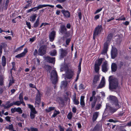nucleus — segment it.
<instances>
[{
  "mask_svg": "<svg viewBox=\"0 0 131 131\" xmlns=\"http://www.w3.org/2000/svg\"><path fill=\"white\" fill-rule=\"evenodd\" d=\"M39 18H37L34 24V27H37L39 25Z\"/></svg>",
  "mask_w": 131,
  "mask_h": 131,
  "instance_id": "7c9ffc66",
  "label": "nucleus"
},
{
  "mask_svg": "<svg viewBox=\"0 0 131 131\" xmlns=\"http://www.w3.org/2000/svg\"><path fill=\"white\" fill-rule=\"evenodd\" d=\"M105 84V79L104 77H103L100 84L97 87V89L101 88L104 86Z\"/></svg>",
  "mask_w": 131,
  "mask_h": 131,
  "instance_id": "9b49d317",
  "label": "nucleus"
},
{
  "mask_svg": "<svg viewBox=\"0 0 131 131\" xmlns=\"http://www.w3.org/2000/svg\"><path fill=\"white\" fill-rule=\"evenodd\" d=\"M117 110V109H115L112 107L108 106H107V105H106V108L105 109V112H106L107 111H108L110 112H109V114H110V113H111V114L115 112Z\"/></svg>",
  "mask_w": 131,
  "mask_h": 131,
  "instance_id": "6e6552de",
  "label": "nucleus"
},
{
  "mask_svg": "<svg viewBox=\"0 0 131 131\" xmlns=\"http://www.w3.org/2000/svg\"><path fill=\"white\" fill-rule=\"evenodd\" d=\"M6 39H8L9 40H10L12 39V38L10 36H8L7 37L5 36L4 37Z\"/></svg>",
  "mask_w": 131,
  "mask_h": 131,
  "instance_id": "69168bd1",
  "label": "nucleus"
},
{
  "mask_svg": "<svg viewBox=\"0 0 131 131\" xmlns=\"http://www.w3.org/2000/svg\"><path fill=\"white\" fill-rule=\"evenodd\" d=\"M68 82L66 81H63L61 82V87L62 89L66 87L67 85Z\"/></svg>",
  "mask_w": 131,
  "mask_h": 131,
  "instance_id": "5701e85b",
  "label": "nucleus"
},
{
  "mask_svg": "<svg viewBox=\"0 0 131 131\" xmlns=\"http://www.w3.org/2000/svg\"><path fill=\"white\" fill-rule=\"evenodd\" d=\"M99 113L98 112H95L93 114L92 117V120L93 122L96 120L99 116Z\"/></svg>",
  "mask_w": 131,
  "mask_h": 131,
  "instance_id": "4be33fe9",
  "label": "nucleus"
},
{
  "mask_svg": "<svg viewBox=\"0 0 131 131\" xmlns=\"http://www.w3.org/2000/svg\"><path fill=\"white\" fill-rule=\"evenodd\" d=\"M60 51H61L60 57L62 58L66 55L67 52L66 50H63L62 49H60Z\"/></svg>",
  "mask_w": 131,
  "mask_h": 131,
  "instance_id": "f3484780",
  "label": "nucleus"
},
{
  "mask_svg": "<svg viewBox=\"0 0 131 131\" xmlns=\"http://www.w3.org/2000/svg\"><path fill=\"white\" fill-rule=\"evenodd\" d=\"M103 58H101L99 59L95 62V64H97V65L100 66L102 63Z\"/></svg>",
  "mask_w": 131,
  "mask_h": 131,
  "instance_id": "c756f323",
  "label": "nucleus"
},
{
  "mask_svg": "<svg viewBox=\"0 0 131 131\" xmlns=\"http://www.w3.org/2000/svg\"><path fill=\"white\" fill-rule=\"evenodd\" d=\"M13 105H15L17 106H19L21 104V102L20 101H17L16 102H14L12 103Z\"/></svg>",
  "mask_w": 131,
  "mask_h": 131,
  "instance_id": "f704fd0d",
  "label": "nucleus"
},
{
  "mask_svg": "<svg viewBox=\"0 0 131 131\" xmlns=\"http://www.w3.org/2000/svg\"><path fill=\"white\" fill-rule=\"evenodd\" d=\"M14 82V81L12 79L10 80L9 83V86H10Z\"/></svg>",
  "mask_w": 131,
  "mask_h": 131,
  "instance_id": "052dcab7",
  "label": "nucleus"
},
{
  "mask_svg": "<svg viewBox=\"0 0 131 131\" xmlns=\"http://www.w3.org/2000/svg\"><path fill=\"white\" fill-rule=\"evenodd\" d=\"M31 131H38V129L34 127H31L30 129Z\"/></svg>",
  "mask_w": 131,
  "mask_h": 131,
  "instance_id": "864d4df0",
  "label": "nucleus"
},
{
  "mask_svg": "<svg viewBox=\"0 0 131 131\" xmlns=\"http://www.w3.org/2000/svg\"><path fill=\"white\" fill-rule=\"evenodd\" d=\"M85 88L84 85L82 84H80L79 86V89H84Z\"/></svg>",
  "mask_w": 131,
  "mask_h": 131,
  "instance_id": "13d9d810",
  "label": "nucleus"
},
{
  "mask_svg": "<svg viewBox=\"0 0 131 131\" xmlns=\"http://www.w3.org/2000/svg\"><path fill=\"white\" fill-rule=\"evenodd\" d=\"M82 61V59H81L80 60L79 64L78 66V69L79 73H80L81 71V64Z\"/></svg>",
  "mask_w": 131,
  "mask_h": 131,
  "instance_id": "2f4dec72",
  "label": "nucleus"
},
{
  "mask_svg": "<svg viewBox=\"0 0 131 131\" xmlns=\"http://www.w3.org/2000/svg\"><path fill=\"white\" fill-rule=\"evenodd\" d=\"M70 39L69 38L67 39L66 41V43L67 45H69V43L70 41Z\"/></svg>",
  "mask_w": 131,
  "mask_h": 131,
  "instance_id": "680f3d73",
  "label": "nucleus"
},
{
  "mask_svg": "<svg viewBox=\"0 0 131 131\" xmlns=\"http://www.w3.org/2000/svg\"><path fill=\"white\" fill-rule=\"evenodd\" d=\"M117 49L115 48H113L111 52L112 58L114 59L117 56Z\"/></svg>",
  "mask_w": 131,
  "mask_h": 131,
  "instance_id": "1a4fd4ad",
  "label": "nucleus"
},
{
  "mask_svg": "<svg viewBox=\"0 0 131 131\" xmlns=\"http://www.w3.org/2000/svg\"><path fill=\"white\" fill-rule=\"evenodd\" d=\"M60 113V112L59 111L55 110L53 114L52 115V117H55L57 115L59 114Z\"/></svg>",
  "mask_w": 131,
  "mask_h": 131,
  "instance_id": "c9c22d12",
  "label": "nucleus"
},
{
  "mask_svg": "<svg viewBox=\"0 0 131 131\" xmlns=\"http://www.w3.org/2000/svg\"><path fill=\"white\" fill-rule=\"evenodd\" d=\"M102 9L103 8H100L98 9L97 10H96L95 12L94 13V14H95L99 13L102 10Z\"/></svg>",
  "mask_w": 131,
  "mask_h": 131,
  "instance_id": "8fccbe9b",
  "label": "nucleus"
},
{
  "mask_svg": "<svg viewBox=\"0 0 131 131\" xmlns=\"http://www.w3.org/2000/svg\"><path fill=\"white\" fill-rule=\"evenodd\" d=\"M3 76L0 75V85H2L3 83Z\"/></svg>",
  "mask_w": 131,
  "mask_h": 131,
  "instance_id": "c03bdc74",
  "label": "nucleus"
},
{
  "mask_svg": "<svg viewBox=\"0 0 131 131\" xmlns=\"http://www.w3.org/2000/svg\"><path fill=\"white\" fill-rule=\"evenodd\" d=\"M45 59L47 62L50 63H53L55 62V59L54 58H51L49 57H47L45 58Z\"/></svg>",
  "mask_w": 131,
  "mask_h": 131,
  "instance_id": "dca6fc26",
  "label": "nucleus"
},
{
  "mask_svg": "<svg viewBox=\"0 0 131 131\" xmlns=\"http://www.w3.org/2000/svg\"><path fill=\"white\" fill-rule=\"evenodd\" d=\"M16 111L18 112L19 114H21L22 113V111L20 107H18L16 108Z\"/></svg>",
  "mask_w": 131,
  "mask_h": 131,
  "instance_id": "ea45409f",
  "label": "nucleus"
},
{
  "mask_svg": "<svg viewBox=\"0 0 131 131\" xmlns=\"http://www.w3.org/2000/svg\"><path fill=\"white\" fill-rule=\"evenodd\" d=\"M96 100H94L93 101L91 102V105L92 108H94L95 107L96 104Z\"/></svg>",
  "mask_w": 131,
  "mask_h": 131,
  "instance_id": "09e8293b",
  "label": "nucleus"
},
{
  "mask_svg": "<svg viewBox=\"0 0 131 131\" xmlns=\"http://www.w3.org/2000/svg\"><path fill=\"white\" fill-rule=\"evenodd\" d=\"M112 35L111 34H109L107 36V39H108L107 41H109V40H110L112 38Z\"/></svg>",
  "mask_w": 131,
  "mask_h": 131,
  "instance_id": "5fc2aeb1",
  "label": "nucleus"
},
{
  "mask_svg": "<svg viewBox=\"0 0 131 131\" xmlns=\"http://www.w3.org/2000/svg\"><path fill=\"white\" fill-rule=\"evenodd\" d=\"M25 56V55L24 54V53L22 52L21 53L19 54L16 56H15V57L17 58H20L22 57Z\"/></svg>",
  "mask_w": 131,
  "mask_h": 131,
  "instance_id": "4c0bfd02",
  "label": "nucleus"
},
{
  "mask_svg": "<svg viewBox=\"0 0 131 131\" xmlns=\"http://www.w3.org/2000/svg\"><path fill=\"white\" fill-rule=\"evenodd\" d=\"M50 79L52 83L55 84L57 81V74L55 70L52 71L50 73Z\"/></svg>",
  "mask_w": 131,
  "mask_h": 131,
  "instance_id": "7ed1b4c3",
  "label": "nucleus"
},
{
  "mask_svg": "<svg viewBox=\"0 0 131 131\" xmlns=\"http://www.w3.org/2000/svg\"><path fill=\"white\" fill-rule=\"evenodd\" d=\"M56 34V32L55 31H52L49 34V37L50 39V41H52L54 38Z\"/></svg>",
  "mask_w": 131,
  "mask_h": 131,
  "instance_id": "ddd939ff",
  "label": "nucleus"
},
{
  "mask_svg": "<svg viewBox=\"0 0 131 131\" xmlns=\"http://www.w3.org/2000/svg\"><path fill=\"white\" fill-rule=\"evenodd\" d=\"M23 94L22 93H20L19 95V98L20 102L23 101Z\"/></svg>",
  "mask_w": 131,
  "mask_h": 131,
  "instance_id": "49530a36",
  "label": "nucleus"
},
{
  "mask_svg": "<svg viewBox=\"0 0 131 131\" xmlns=\"http://www.w3.org/2000/svg\"><path fill=\"white\" fill-rule=\"evenodd\" d=\"M108 41H107V42L104 43V48L107 49L108 46Z\"/></svg>",
  "mask_w": 131,
  "mask_h": 131,
  "instance_id": "79ce46f5",
  "label": "nucleus"
},
{
  "mask_svg": "<svg viewBox=\"0 0 131 131\" xmlns=\"http://www.w3.org/2000/svg\"><path fill=\"white\" fill-rule=\"evenodd\" d=\"M54 108L53 107H49L48 109H46V111L47 112H49L53 110Z\"/></svg>",
  "mask_w": 131,
  "mask_h": 131,
  "instance_id": "de8ad7c7",
  "label": "nucleus"
},
{
  "mask_svg": "<svg viewBox=\"0 0 131 131\" xmlns=\"http://www.w3.org/2000/svg\"><path fill=\"white\" fill-rule=\"evenodd\" d=\"M16 108H12L11 109V111L12 113H14V112H16Z\"/></svg>",
  "mask_w": 131,
  "mask_h": 131,
  "instance_id": "0e129e2a",
  "label": "nucleus"
},
{
  "mask_svg": "<svg viewBox=\"0 0 131 131\" xmlns=\"http://www.w3.org/2000/svg\"><path fill=\"white\" fill-rule=\"evenodd\" d=\"M108 69V67L107 62L106 61H105L102 65V70L103 72H105L107 71Z\"/></svg>",
  "mask_w": 131,
  "mask_h": 131,
  "instance_id": "9d476101",
  "label": "nucleus"
},
{
  "mask_svg": "<svg viewBox=\"0 0 131 131\" xmlns=\"http://www.w3.org/2000/svg\"><path fill=\"white\" fill-rule=\"evenodd\" d=\"M56 50H54L51 52L50 54L51 56H54L56 55Z\"/></svg>",
  "mask_w": 131,
  "mask_h": 131,
  "instance_id": "a18cd8bd",
  "label": "nucleus"
},
{
  "mask_svg": "<svg viewBox=\"0 0 131 131\" xmlns=\"http://www.w3.org/2000/svg\"><path fill=\"white\" fill-rule=\"evenodd\" d=\"M111 69L112 71L113 72L115 71L117 69V66L116 64L113 63L111 65Z\"/></svg>",
  "mask_w": 131,
  "mask_h": 131,
  "instance_id": "a878e982",
  "label": "nucleus"
},
{
  "mask_svg": "<svg viewBox=\"0 0 131 131\" xmlns=\"http://www.w3.org/2000/svg\"><path fill=\"white\" fill-rule=\"evenodd\" d=\"M26 24L28 26V27L29 28V29H30L31 27L30 23L29 22H28L26 21Z\"/></svg>",
  "mask_w": 131,
  "mask_h": 131,
  "instance_id": "6e6d98bb",
  "label": "nucleus"
},
{
  "mask_svg": "<svg viewBox=\"0 0 131 131\" xmlns=\"http://www.w3.org/2000/svg\"><path fill=\"white\" fill-rule=\"evenodd\" d=\"M2 64L3 66H5L6 64V59L4 56L2 58Z\"/></svg>",
  "mask_w": 131,
  "mask_h": 131,
  "instance_id": "c85d7f7f",
  "label": "nucleus"
},
{
  "mask_svg": "<svg viewBox=\"0 0 131 131\" xmlns=\"http://www.w3.org/2000/svg\"><path fill=\"white\" fill-rule=\"evenodd\" d=\"M24 46V45H23L17 48L16 50V52H17L18 51H20L21 50H22L23 48V47Z\"/></svg>",
  "mask_w": 131,
  "mask_h": 131,
  "instance_id": "37998d69",
  "label": "nucleus"
},
{
  "mask_svg": "<svg viewBox=\"0 0 131 131\" xmlns=\"http://www.w3.org/2000/svg\"><path fill=\"white\" fill-rule=\"evenodd\" d=\"M46 53V47L44 46H42L39 48L38 51V54L40 56H42Z\"/></svg>",
  "mask_w": 131,
  "mask_h": 131,
  "instance_id": "423d86ee",
  "label": "nucleus"
},
{
  "mask_svg": "<svg viewBox=\"0 0 131 131\" xmlns=\"http://www.w3.org/2000/svg\"><path fill=\"white\" fill-rule=\"evenodd\" d=\"M102 30L101 25L97 26L95 28L93 35V39H95L97 35L100 34Z\"/></svg>",
  "mask_w": 131,
  "mask_h": 131,
  "instance_id": "39448f33",
  "label": "nucleus"
},
{
  "mask_svg": "<svg viewBox=\"0 0 131 131\" xmlns=\"http://www.w3.org/2000/svg\"><path fill=\"white\" fill-rule=\"evenodd\" d=\"M107 49H104L102 52V54H103L106 53L107 51Z\"/></svg>",
  "mask_w": 131,
  "mask_h": 131,
  "instance_id": "bf43d9fd",
  "label": "nucleus"
},
{
  "mask_svg": "<svg viewBox=\"0 0 131 131\" xmlns=\"http://www.w3.org/2000/svg\"><path fill=\"white\" fill-rule=\"evenodd\" d=\"M109 88L110 89H115L118 87V81L117 79L112 76L109 77Z\"/></svg>",
  "mask_w": 131,
  "mask_h": 131,
  "instance_id": "f257e3e1",
  "label": "nucleus"
},
{
  "mask_svg": "<svg viewBox=\"0 0 131 131\" xmlns=\"http://www.w3.org/2000/svg\"><path fill=\"white\" fill-rule=\"evenodd\" d=\"M9 2V0H6L5 4V7L6 8V9H7V6L8 5Z\"/></svg>",
  "mask_w": 131,
  "mask_h": 131,
  "instance_id": "603ef678",
  "label": "nucleus"
},
{
  "mask_svg": "<svg viewBox=\"0 0 131 131\" xmlns=\"http://www.w3.org/2000/svg\"><path fill=\"white\" fill-rule=\"evenodd\" d=\"M99 97H104L105 96L104 93L103 92H100L99 94Z\"/></svg>",
  "mask_w": 131,
  "mask_h": 131,
  "instance_id": "3c124183",
  "label": "nucleus"
},
{
  "mask_svg": "<svg viewBox=\"0 0 131 131\" xmlns=\"http://www.w3.org/2000/svg\"><path fill=\"white\" fill-rule=\"evenodd\" d=\"M100 14H99L96 15L94 17V19L96 20L98 19L99 18L100 16Z\"/></svg>",
  "mask_w": 131,
  "mask_h": 131,
  "instance_id": "e2e57ef3",
  "label": "nucleus"
},
{
  "mask_svg": "<svg viewBox=\"0 0 131 131\" xmlns=\"http://www.w3.org/2000/svg\"><path fill=\"white\" fill-rule=\"evenodd\" d=\"M73 114L71 112L69 113L67 116V118L69 119H71L72 117Z\"/></svg>",
  "mask_w": 131,
  "mask_h": 131,
  "instance_id": "58836bf2",
  "label": "nucleus"
},
{
  "mask_svg": "<svg viewBox=\"0 0 131 131\" xmlns=\"http://www.w3.org/2000/svg\"><path fill=\"white\" fill-rule=\"evenodd\" d=\"M66 29L65 26L64 25H62L61 27V32L62 34H65L66 32Z\"/></svg>",
  "mask_w": 131,
  "mask_h": 131,
  "instance_id": "cd10ccee",
  "label": "nucleus"
},
{
  "mask_svg": "<svg viewBox=\"0 0 131 131\" xmlns=\"http://www.w3.org/2000/svg\"><path fill=\"white\" fill-rule=\"evenodd\" d=\"M93 130L95 131H102V125L100 124H97L94 127Z\"/></svg>",
  "mask_w": 131,
  "mask_h": 131,
  "instance_id": "2eb2a0df",
  "label": "nucleus"
},
{
  "mask_svg": "<svg viewBox=\"0 0 131 131\" xmlns=\"http://www.w3.org/2000/svg\"><path fill=\"white\" fill-rule=\"evenodd\" d=\"M6 128L10 131L13 130L14 129L13 126L12 124L9 125L8 126L6 127Z\"/></svg>",
  "mask_w": 131,
  "mask_h": 131,
  "instance_id": "473e14b6",
  "label": "nucleus"
},
{
  "mask_svg": "<svg viewBox=\"0 0 131 131\" xmlns=\"http://www.w3.org/2000/svg\"><path fill=\"white\" fill-rule=\"evenodd\" d=\"M102 106V102H100L96 104L95 107V109L96 110H98L100 109Z\"/></svg>",
  "mask_w": 131,
  "mask_h": 131,
  "instance_id": "bb28decb",
  "label": "nucleus"
},
{
  "mask_svg": "<svg viewBox=\"0 0 131 131\" xmlns=\"http://www.w3.org/2000/svg\"><path fill=\"white\" fill-rule=\"evenodd\" d=\"M72 100L74 104L78 105L79 104V102L78 100L76 99V96L75 95L73 96Z\"/></svg>",
  "mask_w": 131,
  "mask_h": 131,
  "instance_id": "393cba45",
  "label": "nucleus"
},
{
  "mask_svg": "<svg viewBox=\"0 0 131 131\" xmlns=\"http://www.w3.org/2000/svg\"><path fill=\"white\" fill-rule=\"evenodd\" d=\"M28 107L30 109L31 111L30 113V116L31 119L34 118L35 114H37V112L36 111L35 108L34 106L31 104H28Z\"/></svg>",
  "mask_w": 131,
  "mask_h": 131,
  "instance_id": "20e7f679",
  "label": "nucleus"
},
{
  "mask_svg": "<svg viewBox=\"0 0 131 131\" xmlns=\"http://www.w3.org/2000/svg\"><path fill=\"white\" fill-rule=\"evenodd\" d=\"M59 128L60 131H64V128H62L61 126H59Z\"/></svg>",
  "mask_w": 131,
  "mask_h": 131,
  "instance_id": "774afa93",
  "label": "nucleus"
},
{
  "mask_svg": "<svg viewBox=\"0 0 131 131\" xmlns=\"http://www.w3.org/2000/svg\"><path fill=\"white\" fill-rule=\"evenodd\" d=\"M42 8L45 7H46L47 6H49L51 8H53L54 7V5H49V4L42 5Z\"/></svg>",
  "mask_w": 131,
  "mask_h": 131,
  "instance_id": "a19ab883",
  "label": "nucleus"
},
{
  "mask_svg": "<svg viewBox=\"0 0 131 131\" xmlns=\"http://www.w3.org/2000/svg\"><path fill=\"white\" fill-rule=\"evenodd\" d=\"M99 80L100 78L98 75H96L95 76L92 82L93 84L94 85L96 84L99 81Z\"/></svg>",
  "mask_w": 131,
  "mask_h": 131,
  "instance_id": "a211bd4d",
  "label": "nucleus"
},
{
  "mask_svg": "<svg viewBox=\"0 0 131 131\" xmlns=\"http://www.w3.org/2000/svg\"><path fill=\"white\" fill-rule=\"evenodd\" d=\"M68 69L67 65L66 63H64L61 64L60 69L61 71H66V70L67 71Z\"/></svg>",
  "mask_w": 131,
  "mask_h": 131,
  "instance_id": "f8f14e48",
  "label": "nucleus"
},
{
  "mask_svg": "<svg viewBox=\"0 0 131 131\" xmlns=\"http://www.w3.org/2000/svg\"><path fill=\"white\" fill-rule=\"evenodd\" d=\"M72 111L73 113H75L76 112V109L75 107H74L72 108Z\"/></svg>",
  "mask_w": 131,
  "mask_h": 131,
  "instance_id": "338daca9",
  "label": "nucleus"
},
{
  "mask_svg": "<svg viewBox=\"0 0 131 131\" xmlns=\"http://www.w3.org/2000/svg\"><path fill=\"white\" fill-rule=\"evenodd\" d=\"M108 100L113 104H114L116 108H119L120 106L118 103L117 98L115 96L110 95L107 98Z\"/></svg>",
  "mask_w": 131,
  "mask_h": 131,
  "instance_id": "f03ea898",
  "label": "nucleus"
},
{
  "mask_svg": "<svg viewBox=\"0 0 131 131\" xmlns=\"http://www.w3.org/2000/svg\"><path fill=\"white\" fill-rule=\"evenodd\" d=\"M73 74V71L70 69H68L66 72L65 78L70 79L72 78Z\"/></svg>",
  "mask_w": 131,
  "mask_h": 131,
  "instance_id": "0eeeda50",
  "label": "nucleus"
},
{
  "mask_svg": "<svg viewBox=\"0 0 131 131\" xmlns=\"http://www.w3.org/2000/svg\"><path fill=\"white\" fill-rule=\"evenodd\" d=\"M61 12L66 17L69 18L70 17V13L68 11L63 10H61Z\"/></svg>",
  "mask_w": 131,
  "mask_h": 131,
  "instance_id": "4468645a",
  "label": "nucleus"
},
{
  "mask_svg": "<svg viewBox=\"0 0 131 131\" xmlns=\"http://www.w3.org/2000/svg\"><path fill=\"white\" fill-rule=\"evenodd\" d=\"M37 17V14H33L30 17V21L32 22H34L36 20Z\"/></svg>",
  "mask_w": 131,
  "mask_h": 131,
  "instance_id": "b1692460",
  "label": "nucleus"
},
{
  "mask_svg": "<svg viewBox=\"0 0 131 131\" xmlns=\"http://www.w3.org/2000/svg\"><path fill=\"white\" fill-rule=\"evenodd\" d=\"M5 119L8 122H10V116H7L5 117Z\"/></svg>",
  "mask_w": 131,
  "mask_h": 131,
  "instance_id": "4d7b16f0",
  "label": "nucleus"
},
{
  "mask_svg": "<svg viewBox=\"0 0 131 131\" xmlns=\"http://www.w3.org/2000/svg\"><path fill=\"white\" fill-rule=\"evenodd\" d=\"M99 66L97 65V64H95V70L96 72H98L99 70Z\"/></svg>",
  "mask_w": 131,
  "mask_h": 131,
  "instance_id": "72a5a7b5",
  "label": "nucleus"
},
{
  "mask_svg": "<svg viewBox=\"0 0 131 131\" xmlns=\"http://www.w3.org/2000/svg\"><path fill=\"white\" fill-rule=\"evenodd\" d=\"M28 3L27 4L26 6L24 7L25 8H27L29 6H31V4L32 3V2L31 1H28L27 2Z\"/></svg>",
  "mask_w": 131,
  "mask_h": 131,
  "instance_id": "e433bc0d",
  "label": "nucleus"
},
{
  "mask_svg": "<svg viewBox=\"0 0 131 131\" xmlns=\"http://www.w3.org/2000/svg\"><path fill=\"white\" fill-rule=\"evenodd\" d=\"M85 97L83 96H81L80 98V104L82 107H84L85 106V102L84 99Z\"/></svg>",
  "mask_w": 131,
  "mask_h": 131,
  "instance_id": "aec40b11",
  "label": "nucleus"
},
{
  "mask_svg": "<svg viewBox=\"0 0 131 131\" xmlns=\"http://www.w3.org/2000/svg\"><path fill=\"white\" fill-rule=\"evenodd\" d=\"M40 102V99L39 95H37L36 96L35 104L36 105L38 106Z\"/></svg>",
  "mask_w": 131,
  "mask_h": 131,
  "instance_id": "412c9836",
  "label": "nucleus"
},
{
  "mask_svg": "<svg viewBox=\"0 0 131 131\" xmlns=\"http://www.w3.org/2000/svg\"><path fill=\"white\" fill-rule=\"evenodd\" d=\"M13 105V104L12 103H10V101H8L7 102L5 105H3V106L5 109L8 108Z\"/></svg>",
  "mask_w": 131,
  "mask_h": 131,
  "instance_id": "6ab92c4d",
  "label": "nucleus"
}]
</instances>
